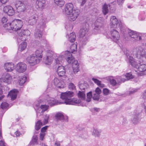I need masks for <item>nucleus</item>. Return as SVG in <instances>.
I'll return each mask as SVG.
<instances>
[{"mask_svg":"<svg viewBox=\"0 0 146 146\" xmlns=\"http://www.w3.org/2000/svg\"><path fill=\"white\" fill-rule=\"evenodd\" d=\"M23 42L19 45L18 48V50L22 52L27 47V43L25 42Z\"/></svg>","mask_w":146,"mask_h":146,"instance_id":"obj_32","label":"nucleus"},{"mask_svg":"<svg viewBox=\"0 0 146 146\" xmlns=\"http://www.w3.org/2000/svg\"><path fill=\"white\" fill-rule=\"evenodd\" d=\"M137 90V89H134L133 90L129 92V94H133L135 92H136Z\"/></svg>","mask_w":146,"mask_h":146,"instance_id":"obj_62","label":"nucleus"},{"mask_svg":"<svg viewBox=\"0 0 146 146\" xmlns=\"http://www.w3.org/2000/svg\"><path fill=\"white\" fill-rule=\"evenodd\" d=\"M34 108L35 110H38L39 108V104L36 105L34 104Z\"/></svg>","mask_w":146,"mask_h":146,"instance_id":"obj_61","label":"nucleus"},{"mask_svg":"<svg viewBox=\"0 0 146 146\" xmlns=\"http://www.w3.org/2000/svg\"><path fill=\"white\" fill-rule=\"evenodd\" d=\"M74 6L72 3L66 4L65 5V12L69 15L68 19L70 21H73L76 20L79 16L80 11L78 9H73Z\"/></svg>","mask_w":146,"mask_h":146,"instance_id":"obj_2","label":"nucleus"},{"mask_svg":"<svg viewBox=\"0 0 146 146\" xmlns=\"http://www.w3.org/2000/svg\"><path fill=\"white\" fill-rule=\"evenodd\" d=\"M65 55H66V60L69 63L72 64V66L73 72L74 73H76L79 70V65L77 60H75L74 57L72 56V54L68 51L65 52Z\"/></svg>","mask_w":146,"mask_h":146,"instance_id":"obj_5","label":"nucleus"},{"mask_svg":"<svg viewBox=\"0 0 146 146\" xmlns=\"http://www.w3.org/2000/svg\"><path fill=\"white\" fill-rule=\"evenodd\" d=\"M66 36L68 37V40L70 42H72L75 41L76 36L74 33L72 32L70 34V35H67Z\"/></svg>","mask_w":146,"mask_h":146,"instance_id":"obj_29","label":"nucleus"},{"mask_svg":"<svg viewBox=\"0 0 146 146\" xmlns=\"http://www.w3.org/2000/svg\"><path fill=\"white\" fill-rule=\"evenodd\" d=\"M30 35V31L28 30H23L17 36V40L18 43L21 42L22 41L25 40L27 36Z\"/></svg>","mask_w":146,"mask_h":146,"instance_id":"obj_11","label":"nucleus"},{"mask_svg":"<svg viewBox=\"0 0 146 146\" xmlns=\"http://www.w3.org/2000/svg\"><path fill=\"white\" fill-rule=\"evenodd\" d=\"M124 77H125L127 80H129L130 79L133 78V76L132 75V73L130 72L126 74L124 76Z\"/></svg>","mask_w":146,"mask_h":146,"instance_id":"obj_48","label":"nucleus"},{"mask_svg":"<svg viewBox=\"0 0 146 146\" xmlns=\"http://www.w3.org/2000/svg\"><path fill=\"white\" fill-rule=\"evenodd\" d=\"M132 122L134 124H136L139 122V119L137 115H135L132 119Z\"/></svg>","mask_w":146,"mask_h":146,"instance_id":"obj_43","label":"nucleus"},{"mask_svg":"<svg viewBox=\"0 0 146 146\" xmlns=\"http://www.w3.org/2000/svg\"><path fill=\"white\" fill-rule=\"evenodd\" d=\"M92 79V80L98 85H99L100 84V82H101V81L96 79L93 78Z\"/></svg>","mask_w":146,"mask_h":146,"instance_id":"obj_54","label":"nucleus"},{"mask_svg":"<svg viewBox=\"0 0 146 146\" xmlns=\"http://www.w3.org/2000/svg\"><path fill=\"white\" fill-rule=\"evenodd\" d=\"M25 4H24L23 2L20 1H18L16 2V3L15 5V6L17 8L19 7H21Z\"/></svg>","mask_w":146,"mask_h":146,"instance_id":"obj_50","label":"nucleus"},{"mask_svg":"<svg viewBox=\"0 0 146 146\" xmlns=\"http://www.w3.org/2000/svg\"><path fill=\"white\" fill-rule=\"evenodd\" d=\"M17 9L18 12H21L24 11L26 9L25 5H23L21 7H19L17 8Z\"/></svg>","mask_w":146,"mask_h":146,"instance_id":"obj_45","label":"nucleus"},{"mask_svg":"<svg viewBox=\"0 0 146 146\" xmlns=\"http://www.w3.org/2000/svg\"><path fill=\"white\" fill-rule=\"evenodd\" d=\"M103 92L104 94L107 95L109 94V91L107 88H104L103 90Z\"/></svg>","mask_w":146,"mask_h":146,"instance_id":"obj_58","label":"nucleus"},{"mask_svg":"<svg viewBox=\"0 0 146 146\" xmlns=\"http://www.w3.org/2000/svg\"><path fill=\"white\" fill-rule=\"evenodd\" d=\"M0 146H6L4 142L2 140L0 141Z\"/></svg>","mask_w":146,"mask_h":146,"instance_id":"obj_63","label":"nucleus"},{"mask_svg":"<svg viewBox=\"0 0 146 146\" xmlns=\"http://www.w3.org/2000/svg\"><path fill=\"white\" fill-rule=\"evenodd\" d=\"M126 31V30H125V32ZM127 31L131 38L133 39V40H140L141 39V33L129 29L127 30Z\"/></svg>","mask_w":146,"mask_h":146,"instance_id":"obj_10","label":"nucleus"},{"mask_svg":"<svg viewBox=\"0 0 146 146\" xmlns=\"http://www.w3.org/2000/svg\"><path fill=\"white\" fill-rule=\"evenodd\" d=\"M110 25L111 28H119L121 33L125 34V29L124 26H122L121 23H119L118 20L115 16H112L110 19Z\"/></svg>","mask_w":146,"mask_h":146,"instance_id":"obj_7","label":"nucleus"},{"mask_svg":"<svg viewBox=\"0 0 146 146\" xmlns=\"http://www.w3.org/2000/svg\"><path fill=\"white\" fill-rule=\"evenodd\" d=\"M12 79L11 76L8 73L4 74L2 78H0V82H2L9 84Z\"/></svg>","mask_w":146,"mask_h":146,"instance_id":"obj_17","label":"nucleus"},{"mask_svg":"<svg viewBox=\"0 0 146 146\" xmlns=\"http://www.w3.org/2000/svg\"><path fill=\"white\" fill-rule=\"evenodd\" d=\"M110 34L111 39L114 42L117 43L120 39V35L118 31L113 29L111 30Z\"/></svg>","mask_w":146,"mask_h":146,"instance_id":"obj_13","label":"nucleus"},{"mask_svg":"<svg viewBox=\"0 0 146 146\" xmlns=\"http://www.w3.org/2000/svg\"><path fill=\"white\" fill-rule=\"evenodd\" d=\"M27 78V77L24 76L20 77L19 80V85L21 86L23 85L26 81Z\"/></svg>","mask_w":146,"mask_h":146,"instance_id":"obj_36","label":"nucleus"},{"mask_svg":"<svg viewBox=\"0 0 146 146\" xmlns=\"http://www.w3.org/2000/svg\"><path fill=\"white\" fill-rule=\"evenodd\" d=\"M101 91L99 88H97L96 89L95 91V93H97V94H98L100 95V94L101 93Z\"/></svg>","mask_w":146,"mask_h":146,"instance_id":"obj_60","label":"nucleus"},{"mask_svg":"<svg viewBox=\"0 0 146 146\" xmlns=\"http://www.w3.org/2000/svg\"><path fill=\"white\" fill-rule=\"evenodd\" d=\"M3 11L9 16H12L15 13L14 9L11 6L8 5L5 6L3 8Z\"/></svg>","mask_w":146,"mask_h":146,"instance_id":"obj_16","label":"nucleus"},{"mask_svg":"<svg viewBox=\"0 0 146 146\" xmlns=\"http://www.w3.org/2000/svg\"><path fill=\"white\" fill-rule=\"evenodd\" d=\"M43 125V123L41 122L40 120H38L36 123L35 129L38 131L40 129L41 127Z\"/></svg>","mask_w":146,"mask_h":146,"instance_id":"obj_38","label":"nucleus"},{"mask_svg":"<svg viewBox=\"0 0 146 146\" xmlns=\"http://www.w3.org/2000/svg\"><path fill=\"white\" fill-rule=\"evenodd\" d=\"M46 20V19H41L38 25V27H40L41 29H43L45 27Z\"/></svg>","mask_w":146,"mask_h":146,"instance_id":"obj_28","label":"nucleus"},{"mask_svg":"<svg viewBox=\"0 0 146 146\" xmlns=\"http://www.w3.org/2000/svg\"><path fill=\"white\" fill-rule=\"evenodd\" d=\"M73 95V93L71 91L62 93L61 94L60 98L62 100V102L59 103L72 105H76L78 104H80L81 102L80 100H73L71 98ZM44 100V102L46 103H47L50 106L56 105L58 103L54 98L50 97L47 95L45 97Z\"/></svg>","mask_w":146,"mask_h":146,"instance_id":"obj_1","label":"nucleus"},{"mask_svg":"<svg viewBox=\"0 0 146 146\" xmlns=\"http://www.w3.org/2000/svg\"><path fill=\"white\" fill-rule=\"evenodd\" d=\"M53 59L52 55L47 56L44 60V63L46 64L49 65L51 64Z\"/></svg>","mask_w":146,"mask_h":146,"instance_id":"obj_30","label":"nucleus"},{"mask_svg":"<svg viewBox=\"0 0 146 146\" xmlns=\"http://www.w3.org/2000/svg\"><path fill=\"white\" fill-rule=\"evenodd\" d=\"M125 0H117V2L118 5L119 6L122 5Z\"/></svg>","mask_w":146,"mask_h":146,"instance_id":"obj_53","label":"nucleus"},{"mask_svg":"<svg viewBox=\"0 0 146 146\" xmlns=\"http://www.w3.org/2000/svg\"><path fill=\"white\" fill-rule=\"evenodd\" d=\"M37 136L36 135H35L33 136L32 140L31 141L30 143L31 144L34 145L37 143Z\"/></svg>","mask_w":146,"mask_h":146,"instance_id":"obj_42","label":"nucleus"},{"mask_svg":"<svg viewBox=\"0 0 146 146\" xmlns=\"http://www.w3.org/2000/svg\"><path fill=\"white\" fill-rule=\"evenodd\" d=\"M102 11L104 15L107 14L109 10L108 5L105 3L102 7Z\"/></svg>","mask_w":146,"mask_h":146,"instance_id":"obj_31","label":"nucleus"},{"mask_svg":"<svg viewBox=\"0 0 146 146\" xmlns=\"http://www.w3.org/2000/svg\"><path fill=\"white\" fill-rule=\"evenodd\" d=\"M124 50H126V55L128 59V61L129 63L133 67L137 69L138 70L142 72L146 70V64L143 63L142 62H139L137 60H139L136 58L134 59L133 58L130 56H129L127 54V50L126 49H124Z\"/></svg>","mask_w":146,"mask_h":146,"instance_id":"obj_3","label":"nucleus"},{"mask_svg":"<svg viewBox=\"0 0 146 146\" xmlns=\"http://www.w3.org/2000/svg\"><path fill=\"white\" fill-rule=\"evenodd\" d=\"M18 93V91L16 89H14L10 92L8 96L12 100H14L16 98Z\"/></svg>","mask_w":146,"mask_h":146,"instance_id":"obj_21","label":"nucleus"},{"mask_svg":"<svg viewBox=\"0 0 146 146\" xmlns=\"http://www.w3.org/2000/svg\"><path fill=\"white\" fill-rule=\"evenodd\" d=\"M100 95L97 93H94L92 97L93 99L94 100H98L99 98Z\"/></svg>","mask_w":146,"mask_h":146,"instance_id":"obj_49","label":"nucleus"},{"mask_svg":"<svg viewBox=\"0 0 146 146\" xmlns=\"http://www.w3.org/2000/svg\"><path fill=\"white\" fill-rule=\"evenodd\" d=\"M48 105H42L40 107V108L42 110L41 112L43 113L48 108Z\"/></svg>","mask_w":146,"mask_h":146,"instance_id":"obj_44","label":"nucleus"},{"mask_svg":"<svg viewBox=\"0 0 146 146\" xmlns=\"http://www.w3.org/2000/svg\"><path fill=\"white\" fill-rule=\"evenodd\" d=\"M35 37L38 39H40L42 35V31L41 30L37 29H35L34 33Z\"/></svg>","mask_w":146,"mask_h":146,"instance_id":"obj_27","label":"nucleus"},{"mask_svg":"<svg viewBox=\"0 0 146 146\" xmlns=\"http://www.w3.org/2000/svg\"><path fill=\"white\" fill-rule=\"evenodd\" d=\"M13 30L17 31L20 30L22 27L23 25L22 21L19 19H15L11 23Z\"/></svg>","mask_w":146,"mask_h":146,"instance_id":"obj_9","label":"nucleus"},{"mask_svg":"<svg viewBox=\"0 0 146 146\" xmlns=\"http://www.w3.org/2000/svg\"><path fill=\"white\" fill-rule=\"evenodd\" d=\"M45 135V133H40V139L42 141L43 140L44 136Z\"/></svg>","mask_w":146,"mask_h":146,"instance_id":"obj_55","label":"nucleus"},{"mask_svg":"<svg viewBox=\"0 0 146 146\" xmlns=\"http://www.w3.org/2000/svg\"><path fill=\"white\" fill-rule=\"evenodd\" d=\"M54 85L59 88H63L65 86L64 82L62 80H60L57 78H55L53 80Z\"/></svg>","mask_w":146,"mask_h":146,"instance_id":"obj_15","label":"nucleus"},{"mask_svg":"<svg viewBox=\"0 0 146 146\" xmlns=\"http://www.w3.org/2000/svg\"><path fill=\"white\" fill-rule=\"evenodd\" d=\"M133 55L139 62L144 61L145 58L146 59V51L140 46H138L135 48L133 51Z\"/></svg>","mask_w":146,"mask_h":146,"instance_id":"obj_6","label":"nucleus"},{"mask_svg":"<svg viewBox=\"0 0 146 146\" xmlns=\"http://www.w3.org/2000/svg\"><path fill=\"white\" fill-rule=\"evenodd\" d=\"M49 115L46 114L45 115L44 117V119L43 121V125H45L47 123L49 118Z\"/></svg>","mask_w":146,"mask_h":146,"instance_id":"obj_46","label":"nucleus"},{"mask_svg":"<svg viewBox=\"0 0 146 146\" xmlns=\"http://www.w3.org/2000/svg\"><path fill=\"white\" fill-rule=\"evenodd\" d=\"M48 126H46L42 128L41 129V133H45L46 130L47 129Z\"/></svg>","mask_w":146,"mask_h":146,"instance_id":"obj_57","label":"nucleus"},{"mask_svg":"<svg viewBox=\"0 0 146 146\" xmlns=\"http://www.w3.org/2000/svg\"><path fill=\"white\" fill-rule=\"evenodd\" d=\"M92 97L91 92H90L88 93L87 94L86 101L88 102H90L91 101Z\"/></svg>","mask_w":146,"mask_h":146,"instance_id":"obj_47","label":"nucleus"},{"mask_svg":"<svg viewBox=\"0 0 146 146\" xmlns=\"http://www.w3.org/2000/svg\"><path fill=\"white\" fill-rule=\"evenodd\" d=\"M54 3L59 7L63 6L64 3V0H54Z\"/></svg>","mask_w":146,"mask_h":146,"instance_id":"obj_34","label":"nucleus"},{"mask_svg":"<svg viewBox=\"0 0 146 146\" xmlns=\"http://www.w3.org/2000/svg\"><path fill=\"white\" fill-rule=\"evenodd\" d=\"M9 106V104L6 102H3L1 105V108L3 110L8 109Z\"/></svg>","mask_w":146,"mask_h":146,"instance_id":"obj_41","label":"nucleus"},{"mask_svg":"<svg viewBox=\"0 0 146 146\" xmlns=\"http://www.w3.org/2000/svg\"><path fill=\"white\" fill-rule=\"evenodd\" d=\"M4 67L5 69L8 72H11L14 69V64L12 62H7L5 63Z\"/></svg>","mask_w":146,"mask_h":146,"instance_id":"obj_19","label":"nucleus"},{"mask_svg":"<svg viewBox=\"0 0 146 146\" xmlns=\"http://www.w3.org/2000/svg\"><path fill=\"white\" fill-rule=\"evenodd\" d=\"M3 27L6 30H13V28H12L11 23H5L3 25Z\"/></svg>","mask_w":146,"mask_h":146,"instance_id":"obj_40","label":"nucleus"},{"mask_svg":"<svg viewBox=\"0 0 146 146\" xmlns=\"http://www.w3.org/2000/svg\"><path fill=\"white\" fill-rule=\"evenodd\" d=\"M38 18L35 15H33L29 17L28 21L29 24L31 25H33L36 22Z\"/></svg>","mask_w":146,"mask_h":146,"instance_id":"obj_24","label":"nucleus"},{"mask_svg":"<svg viewBox=\"0 0 146 146\" xmlns=\"http://www.w3.org/2000/svg\"><path fill=\"white\" fill-rule=\"evenodd\" d=\"M88 0H80L79 3L81 6H83Z\"/></svg>","mask_w":146,"mask_h":146,"instance_id":"obj_52","label":"nucleus"},{"mask_svg":"<svg viewBox=\"0 0 146 146\" xmlns=\"http://www.w3.org/2000/svg\"><path fill=\"white\" fill-rule=\"evenodd\" d=\"M89 25L86 23H84L82 25V27L80 31V36L81 39L80 42V44L82 46L84 45L88 42V37L87 36L89 29Z\"/></svg>","mask_w":146,"mask_h":146,"instance_id":"obj_4","label":"nucleus"},{"mask_svg":"<svg viewBox=\"0 0 146 146\" xmlns=\"http://www.w3.org/2000/svg\"><path fill=\"white\" fill-rule=\"evenodd\" d=\"M7 21V19L5 17H3L1 19V23L3 24L6 23Z\"/></svg>","mask_w":146,"mask_h":146,"instance_id":"obj_59","label":"nucleus"},{"mask_svg":"<svg viewBox=\"0 0 146 146\" xmlns=\"http://www.w3.org/2000/svg\"><path fill=\"white\" fill-rule=\"evenodd\" d=\"M43 46H41L38 48L35 52V54L36 56L40 60L42 57V52L43 51Z\"/></svg>","mask_w":146,"mask_h":146,"instance_id":"obj_18","label":"nucleus"},{"mask_svg":"<svg viewBox=\"0 0 146 146\" xmlns=\"http://www.w3.org/2000/svg\"><path fill=\"white\" fill-rule=\"evenodd\" d=\"M110 82L111 84L113 86L117 84L116 81L113 79L111 80Z\"/></svg>","mask_w":146,"mask_h":146,"instance_id":"obj_56","label":"nucleus"},{"mask_svg":"<svg viewBox=\"0 0 146 146\" xmlns=\"http://www.w3.org/2000/svg\"><path fill=\"white\" fill-rule=\"evenodd\" d=\"M36 7L42 9L45 6V0H36Z\"/></svg>","mask_w":146,"mask_h":146,"instance_id":"obj_26","label":"nucleus"},{"mask_svg":"<svg viewBox=\"0 0 146 146\" xmlns=\"http://www.w3.org/2000/svg\"><path fill=\"white\" fill-rule=\"evenodd\" d=\"M55 117L56 120L58 121H67V116H64L62 113H57L55 115Z\"/></svg>","mask_w":146,"mask_h":146,"instance_id":"obj_22","label":"nucleus"},{"mask_svg":"<svg viewBox=\"0 0 146 146\" xmlns=\"http://www.w3.org/2000/svg\"><path fill=\"white\" fill-rule=\"evenodd\" d=\"M102 130L98 128H94L92 133V135L95 137H100L101 135Z\"/></svg>","mask_w":146,"mask_h":146,"instance_id":"obj_25","label":"nucleus"},{"mask_svg":"<svg viewBox=\"0 0 146 146\" xmlns=\"http://www.w3.org/2000/svg\"><path fill=\"white\" fill-rule=\"evenodd\" d=\"M79 87L80 89L82 90H83V91L85 90L86 89H87L88 86V85L87 84L83 83L81 84H79Z\"/></svg>","mask_w":146,"mask_h":146,"instance_id":"obj_37","label":"nucleus"},{"mask_svg":"<svg viewBox=\"0 0 146 146\" xmlns=\"http://www.w3.org/2000/svg\"><path fill=\"white\" fill-rule=\"evenodd\" d=\"M143 98L144 99H146V90L144 91L143 95Z\"/></svg>","mask_w":146,"mask_h":146,"instance_id":"obj_64","label":"nucleus"},{"mask_svg":"<svg viewBox=\"0 0 146 146\" xmlns=\"http://www.w3.org/2000/svg\"><path fill=\"white\" fill-rule=\"evenodd\" d=\"M57 72L59 76L62 77L65 76L66 71L64 67L61 66H59L58 68Z\"/></svg>","mask_w":146,"mask_h":146,"instance_id":"obj_20","label":"nucleus"},{"mask_svg":"<svg viewBox=\"0 0 146 146\" xmlns=\"http://www.w3.org/2000/svg\"><path fill=\"white\" fill-rule=\"evenodd\" d=\"M64 56H58L57 58H56L55 59V61L56 63L57 64H62V62H64V58L66 59V55H65V52Z\"/></svg>","mask_w":146,"mask_h":146,"instance_id":"obj_23","label":"nucleus"},{"mask_svg":"<svg viewBox=\"0 0 146 146\" xmlns=\"http://www.w3.org/2000/svg\"><path fill=\"white\" fill-rule=\"evenodd\" d=\"M103 20L102 18L100 17L98 18L95 21L94 24L95 28L94 30V32H96V33H94V34L100 33L99 30L102 29L103 26Z\"/></svg>","mask_w":146,"mask_h":146,"instance_id":"obj_8","label":"nucleus"},{"mask_svg":"<svg viewBox=\"0 0 146 146\" xmlns=\"http://www.w3.org/2000/svg\"><path fill=\"white\" fill-rule=\"evenodd\" d=\"M68 87L70 89L73 90L75 89L76 87L73 83H70L68 85Z\"/></svg>","mask_w":146,"mask_h":146,"instance_id":"obj_51","label":"nucleus"},{"mask_svg":"<svg viewBox=\"0 0 146 146\" xmlns=\"http://www.w3.org/2000/svg\"><path fill=\"white\" fill-rule=\"evenodd\" d=\"M27 62L31 65H34L38 63L40 60L35 56V54H32L28 56L26 59Z\"/></svg>","mask_w":146,"mask_h":146,"instance_id":"obj_12","label":"nucleus"},{"mask_svg":"<svg viewBox=\"0 0 146 146\" xmlns=\"http://www.w3.org/2000/svg\"><path fill=\"white\" fill-rule=\"evenodd\" d=\"M117 82L118 83H121L124 82L125 80V79L124 78V76L123 75L121 76H117L115 78Z\"/></svg>","mask_w":146,"mask_h":146,"instance_id":"obj_33","label":"nucleus"},{"mask_svg":"<svg viewBox=\"0 0 146 146\" xmlns=\"http://www.w3.org/2000/svg\"><path fill=\"white\" fill-rule=\"evenodd\" d=\"M70 52L68 51L72 54L71 53H73L74 52L76 51L77 45L75 44H74L71 45L70 48Z\"/></svg>","mask_w":146,"mask_h":146,"instance_id":"obj_39","label":"nucleus"},{"mask_svg":"<svg viewBox=\"0 0 146 146\" xmlns=\"http://www.w3.org/2000/svg\"><path fill=\"white\" fill-rule=\"evenodd\" d=\"M27 68L26 64L22 62H19L16 65V70L19 73L24 72Z\"/></svg>","mask_w":146,"mask_h":146,"instance_id":"obj_14","label":"nucleus"},{"mask_svg":"<svg viewBox=\"0 0 146 146\" xmlns=\"http://www.w3.org/2000/svg\"><path fill=\"white\" fill-rule=\"evenodd\" d=\"M78 96L79 98L82 100H84L86 98V94L84 91H79L78 94Z\"/></svg>","mask_w":146,"mask_h":146,"instance_id":"obj_35","label":"nucleus"}]
</instances>
